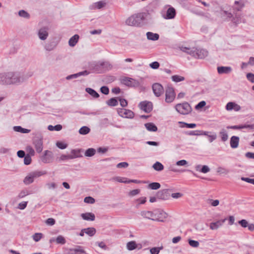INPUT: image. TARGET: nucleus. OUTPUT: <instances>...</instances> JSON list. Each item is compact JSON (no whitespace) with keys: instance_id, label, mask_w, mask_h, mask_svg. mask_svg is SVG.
Here are the masks:
<instances>
[{"instance_id":"12","label":"nucleus","mask_w":254,"mask_h":254,"mask_svg":"<svg viewBox=\"0 0 254 254\" xmlns=\"http://www.w3.org/2000/svg\"><path fill=\"white\" fill-rule=\"evenodd\" d=\"M154 213L155 214H156V216L152 219L153 221L164 222V219L167 217V214L162 210H155Z\"/></svg>"},{"instance_id":"7","label":"nucleus","mask_w":254,"mask_h":254,"mask_svg":"<svg viewBox=\"0 0 254 254\" xmlns=\"http://www.w3.org/2000/svg\"><path fill=\"white\" fill-rule=\"evenodd\" d=\"M175 98L174 89L172 87H168L165 92V102L168 103L172 102Z\"/></svg>"},{"instance_id":"9","label":"nucleus","mask_w":254,"mask_h":254,"mask_svg":"<svg viewBox=\"0 0 254 254\" xmlns=\"http://www.w3.org/2000/svg\"><path fill=\"white\" fill-rule=\"evenodd\" d=\"M138 106L141 110L147 113H149L153 109L152 103L150 101H142L139 103Z\"/></svg>"},{"instance_id":"56","label":"nucleus","mask_w":254,"mask_h":254,"mask_svg":"<svg viewBox=\"0 0 254 254\" xmlns=\"http://www.w3.org/2000/svg\"><path fill=\"white\" fill-rule=\"evenodd\" d=\"M217 172L219 174H227L229 172V171L228 170L224 168H223L222 167H219L217 168Z\"/></svg>"},{"instance_id":"45","label":"nucleus","mask_w":254,"mask_h":254,"mask_svg":"<svg viewBox=\"0 0 254 254\" xmlns=\"http://www.w3.org/2000/svg\"><path fill=\"white\" fill-rule=\"evenodd\" d=\"M163 249L162 246L159 247H153L150 249L151 254H159L160 251Z\"/></svg>"},{"instance_id":"43","label":"nucleus","mask_w":254,"mask_h":254,"mask_svg":"<svg viewBox=\"0 0 254 254\" xmlns=\"http://www.w3.org/2000/svg\"><path fill=\"white\" fill-rule=\"evenodd\" d=\"M171 79L173 81L175 82H179L184 81L185 80V77L178 75H175L171 77Z\"/></svg>"},{"instance_id":"55","label":"nucleus","mask_w":254,"mask_h":254,"mask_svg":"<svg viewBox=\"0 0 254 254\" xmlns=\"http://www.w3.org/2000/svg\"><path fill=\"white\" fill-rule=\"evenodd\" d=\"M235 102H228L225 107L226 110L227 111H231L234 109Z\"/></svg>"},{"instance_id":"51","label":"nucleus","mask_w":254,"mask_h":254,"mask_svg":"<svg viewBox=\"0 0 254 254\" xmlns=\"http://www.w3.org/2000/svg\"><path fill=\"white\" fill-rule=\"evenodd\" d=\"M42 237H43V234L41 233H35L32 236L33 240L35 242L39 241L40 240V239L42 238Z\"/></svg>"},{"instance_id":"32","label":"nucleus","mask_w":254,"mask_h":254,"mask_svg":"<svg viewBox=\"0 0 254 254\" xmlns=\"http://www.w3.org/2000/svg\"><path fill=\"white\" fill-rule=\"evenodd\" d=\"M85 91L94 98H97L99 97V94L92 88L89 87L86 88Z\"/></svg>"},{"instance_id":"4","label":"nucleus","mask_w":254,"mask_h":254,"mask_svg":"<svg viewBox=\"0 0 254 254\" xmlns=\"http://www.w3.org/2000/svg\"><path fill=\"white\" fill-rule=\"evenodd\" d=\"M43 137L40 133H36L33 138V144L38 153H40L43 150Z\"/></svg>"},{"instance_id":"15","label":"nucleus","mask_w":254,"mask_h":254,"mask_svg":"<svg viewBox=\"0 0 254 254\" xmlns=\"http://www.w3.org/2000/svg\"><path fill=\"white\" fill-rule=\"evenodd\" d=\"M53 157V153L51 151L46 150L44 155L41 157V161L44 163H50L52 162Z\"/></svg>"},{"instance_id":"13","label":"nucleus","mask_w":254,"mask_h":254,"mask_svg":"<svg viewBox=\"0 0 254 254\" xmlns=\"http://www.w3.org/2000/svg\"><path fill=\"white\" fill-rule=\"evenodd\" d=\"M194 55L193 57L197 59H204L208 56V52L203 49H198L195 48Z\"/></svg>"},{"instance_id":"60","label":"nucleus","mask_w":254,"mask_h":254,"mask_svg":"<svg viewBox=\"0 0 254 254\" xmlns=\"http://www.w3.org/2000/svg\"><path fill=\"white\" fill-rule=\"evenodd\" d=\"M56 145L59 148L61 149H65L67 146V144L60 141H58L56 143Z\"/></svg>"},{"instance_id":"34","label":"nucleus","mask_w":254,"mask_h":254,"mask_svg":"<svg viewBox=\"0 0 254 254\" xmlns=\"http://www.w3.org/2000/svg\"><path fill=\"white\" fill-rule=\"evenodd\" d=\"M85 233L90 237L93 236L96 233V229L93 227H89L83 229Z\"/></svg>"},{"instance_id":"25","label":"nucleus","mask_w":254,"mask_h":254,"mask_svg":"<svg viewBox=\"0 0 254 254\" xmlns=\"http://www.w3.org/2000/svg\"><path fill=\"white\" fill-rule=\"evenodd\" d=\"M239 137L236 136H233L230 138V146L232 148H236L239 145Z\"/></svg>"},{"instance_id":"19","label":"nucleus","mask_w":254,"mask_h":254,"mask_svg":"<svg viewBox=\"0 0 254 254\" xmlns=\"http://www.w3.org/2000/svg\"><path fill=\"white\" fill-rule=\"evenodd\" d=\"M89 73H90L89 71L85 70H84V71H82L81 72H79L75 73V74L69 75L65 77V79L66 80H71L72 79L76 78L80 76H86V75H88Z\"/></svg>"},{"instance_id":"16","label":"nucleus","mask_w":254,"mask_h":254,"mask_svg":"<svg viewBox=\"0 0 254 254\" xmlns=\"http://www.w3.org/2000/svg\"><path fill=\"white\" fill-rule=\"evenodd\" d=\"M9 72L0 73V84L10 85Z\"/></svg>"},{"instance_id":"17","label":"nucleus","mask_w":254,"mask_h":254,"mask_svg":"<svg viewBox=\"0 0 254 254\" xmlns=\"http://www.w3.org/2000/svg\"><path fill=\"white\" fill-rule=\"evenodd\" d=\"M48 28L44 27L40 28L38 31L39 38L42 40H46L48 36Z\"/></svg>"},{"instance_id":"40","label":"nucleus","mask_w":254,"mask_h":254,"mask_svg":"<svg viewBox=\"0 0 254 254\" xmlns=\"http://www.w3.org/2000/svg\"><path fill=\"white\" fill-rule=\"evenodd\" d=\"M153 169L157 171H161L163 170L164 166L159 162H155L153 165Z\"/></svg>"},{"instance_id":"14","label":"nucleus","mask_w":254,"mask_h":254,"mask_svg":"<svg viewBox=\"0 0 254 254\" xmlns=\"http://www.w3.org/2000/svg\"><path fill=\"white\" fill-rule=\"evenodd\" d=\"M118 114L122 117L132 119L134 117V113L130 110L120 109L118 110Z\"/></svg>"},{"instance_id":"42","label":"nucleus","mask_w":254,"mask_h":254,"mask_svg":"<svg viewBox=\"0 0 254 254\" xmlns=\"http://www.w3.org/2000/svg\"><path fill=\"white\" fill-rule=\"evenodd\" d=\"M48 129L50 131L56 130L60 131L62 129V126L61 125H57L55 126H53L52 125H49L48 127Z\"/></svg>"},{"instance_id":"10","label":"nucleus","mask_w":254,"mask_h":254,"mask_svg":"<svg viewBox=\"0 0 254 254\" xmlns=\"http://www.w3.org/2000/svg\"><path fill=\"white\" fill-rule=\"evenodd\" d=\"M172 191V189H163L160 190L157 193V197L162 200H168L170 196V192Z\"/></svg>"},{"instance_id":"39","label":"nucleus","mask_w":254,"mask_h":254,"mask_svg":"<svg viewBox=\"0 0 254 254\" xmlns=\"http://www.w3.org/2000/svg\"><path fill=\"white\" fill-rule=\"evenodd\" d=\"M96 150L92 148L87 149L85 152V156L87 157H92L95 154Z\"/></svg>"},{"instance_id":"8","label":"nucleus","mask_w":254,"mask_h":254,"mask_svg":"<svg viewBox=\"0 0 254 254\" xmlns=\"http://www.w3.org/2000/svg\"><path fill=\"white\" fill-rule=\"evenodd\" d=\"M121 83L126 86L130 87H138L140 85L138 81L127 77H125L122 78Z\"/></svg>"},{"instance_id":"64","label":"nucleus","mask_w":254,"mask_h":254,"mask_svg":"<svg viewBox=\"0 0 254 254\" xmlns=\"http://www.w3.org/2000/svg\"><path fill=\"white\" fill-rule=\"evenodd\" d=\"M247 78L248 80L252 83H254V74L252 73H248L247 74Z\"/></svg>"},{"instance_id":"27","label":"nucleus","mask_w":254,"mask_h":254,"mask_svg":"<svg viewBox=\"0 0 254 254\" xmlns=\"http://www.w3.org/2000/svg\"><path fill=\"white\" fill-rule=\"evenodd\" d=\"M79 38V36L77 34L72 36L68 41L69 45L72 47L75 46L76 43L78 42Z\"/></svg>"},{"instance_id":"1","label":"nucleus","mask_w":254,"mask_h":254,"mask_svg":"<svg viewBox=\"0 0 254 254\" xmlns=\"http://www.w3.org/2000/svg\"><path fill=\"white\" fill-rule=\"evenodd\" d=\"M146 16V13H137L128 17L126 19L125 23L128 26L140 27L142 26V22L145 20Z\"/></svg>"},{"instance_id":"30","label":"nucleus","mask_w":254,"mask_h":254,"mask_svg":"<svg viewBox=\"0 0 254 254\" xmlns=\"http://www.w3.org/2000/svg\"><path fill=\"white\" fill-rule=\"evenodd\" d=\"M146 36L147 39L152 41L158 40L159 38V34L157 33H153L151 32H148L146 33Z\"/></svg>"},{"instance_id":"23","label":"nucleus","mask_w":254,"mask_h":254,"mask_svg":"<svg viewBox=\"0 0 254 254\" xmlns=\"http://www.w3.org/2000/svg\"><path fill=\"white\" fill-rule=\"evenodd\" d=\"M226 220V219H224L222 220H218L215 222H212V223H210V225H209L210 228L211 230L217 229L218 228H219L220 226H221L223 225V224L225 222Z\"/></svg>"},{"instance_id":"58","label":"nucleus","mask_w":254,"mask_h":254,"mask_svg":"<svg viewBox=\"0 0 254 254\" xmlns=\"http://www.w3.org/2000/svg\"><path fill=\"white\" fill-rule=\"evenodd\" d=\"M100 91L105 95H108L109 93V89L106 86H103L100 88Z\"/></svg>"},{"instance_id":"31","label":"nucleus","mask_w":254,"mask_h":254,"mask_svg":"<svg viewBox=\"0 0 254 254\" xmlns=\"http://www.w3.org/2000/svg\"><path fill=\"white\" fill-rule=\"evenodd\" d=\"M146 128L150 131H156L157 130V126L152 123H146L144 125Z\"/></svg>"},{"instance_id":"3","label":"nucleus","mask_w":254,"mask_h":254,"mask_svg":"<svg viewBox=\"0 0 254 254\" xmlns=\"http://www.w3.org/2000/svg\"><path fill=\"white\" fill-rule=\"evenodd\" d=\"M9 82L11 84L19 85L23 83L21 72H9Z\"/></svg>"},{"instance_id":"53","label":"nucleus","mask_w":254,"mask_h":254,"mask_svg":"<svg viewBox=\"0 0 254 254\" xmlns=\"http://www.w3.org/2000/svg\"><path fill=\"white\" fill-rule=\"evenodd\" d=\"M188 242L189 245L192 247L197 248L199 246V242L197 241L189 239Z\"/></svg>"},{"instance_id":"37","label":"nucleus","mask_w":254,"mask_h":254,"mask_svg":"<svg viewBox=\"0 0 254 254\" xmlns=\"http://www.w3.org/2000/svg\"><path fill=\"white\" fill-rule=\"evenodd\" d=\"M161 187V185L160 183L157 182H153L151 183H150L148 186L147 188L149 189L153 190H156L159 189Z\"/></svg>"},{"instance_id":"20","label":"nucleus","mask_w":254,"mask_h":254,"mask_svg":"<svg viewBox=\"0 0 254 254\" xmlns=\"http://www.w3.org/2000/svg\"><path fill=\"white\" fill-rule=\"evenodd\" d=\"M176 14L175 9L173 7H170L166 11V16L164 17L165 19H171L174 18Z\"/></svg>"},{"instance_id":"33","label":"nucleus","mask_w":254,"mask_h":254,"mask_svg":"<svg viewBox=\"0 0 254 254\" xmlns=\"http://www.w3.org/2000/svg\"><path fill=\"white\" fill-rule=\"evenodd\" d=\"M137 245L134 241H130L127 244V248L128 251H133L137 249Z\"/></svg>"},{"instance_id":"62","label":"nucleus","mask_w":254,"mask_h":254,"mask_svg":"<svg viewBox=\"0 0 254 254\" xmlns=\"http://www.w3.org/2000/svg\"><path fill=\"white\" fill-rule=\"evenodd\" d=\"M106 3L102 1H100L95 3V7L98 9H101L105 6Z\"/></svg>"},{"instance_id":"49","label":"nucleus","mask_w":254,"mask_h":254,"mask_svg":"<svg viewBox=\"0 0 254 254\" xmlns=\"http://www.w3.org/2000/svg\"><path fill=\"white\" fill-rule=\"evenodd\" d=\"M30 194V192L27 190H21L18 194V197L20 198H23L24 196Z\"/></svg>"},{"instance_id":"28","label":"nucleus","mask_w":254,"mask_h":254,"mask_svg":"<svg viewBox=\"0 0 254 254\" xmlns=\"http://www.w3.org/2000/svg\"><path fill=\"white\" fill-rule=\"evenodd\" d=\"M181 50L183 52H185L188 54L190 55L192 57H193V56L194 55V53L195 52V47L190 48L186 47H182L181 48Z\"/></svg>"},{"instance_id":"47","label":"nucleus","mask_w":254,"mask_h":254,"mask_svg":"<svg viewBox=\"0 0 254 254\" xmlns=\"http://www.w3.org/2000/svg\"><path fill=\"white\" fill-rule=\"evenodd\" d=\"M18 15L22 17L25 18H29L30 14L24 10H20L18 12Z\"/></svg>"},{"instance_id":"48","label":"nucleus","mask_w":254,"mask_h":254,"mask_svg":"<svg viewBox=\"0 0 254 254\" xmlns=\"http://www.w3.org/2000/svg\"><path fill=\"white\" fill-rule=\"evenodd\" d=\"M207 203L210 204L213 206H217L219 204V200L218 199L213 200L211 199H208L207 200Z\"/></svg>"},{"instance_id":"57","label":"nucleus","mask_w":254,"mask_h":254,"mask_svg":"<svg viewBox=\"0 0 254 254\" xmlns=\"http://www.w3.org/2000/svg\"><path fill=\"white\" fill-rule=\"evenodd\" d=\"M24 163L25 165H29L31 162V158L29 154H26L24 157Z\"/></svg>"},{"instance_id":"26","label":"nucleus","mask_w":254,"mask_h":254,"mask_svg":"<svg viewBox=\"0 0 254 254\" xmlns=\"http://www.w3.org/2000/svg\"><path fill=\"white\" fill-rule=\"evenodd\" d=\"M81 151H82V149H72V150H71V154H70L71 159L82 157V155H81V154H80V152Z\"/></svg>"},{"instance_id":"6","label":"nucleus","mask_w":254,"mask_h":254,"mask_svg":"<svg viewBox=\"0 0 254 254\" xmlns=\"http://www.w3.org/2000/svg\"><path fill=\"white\" fill-rule=\"evenodd\" d=\"M112 68V64L108 62H99L95 65V69L98 72H104Z\"/></svg>"},{"instance_id":"52","label":"nucleus","mask_w":254,"mask_h":254,"mask_svg":"<svg viewBox=\"0 0 254 254\" xmlns=\"http://www.w3.org/2000/svg\"><path fill=\"white\" fill-rule=\"evenodd\" d=\"M84 201L85 203L89 204H93L95 202V199L91 196H86L84 199Z\"/></svg>"},{"instance_id":"5","label":"nucleus","mask_w":254,"mask_h":254,"mask_svg":"<svg viewBox=\"0 0 254 254\" xmlns=\"http://www.w3.org/2000/svg\"><path fill=\"white\" fill-rule=\"evenodd\" d=\"M46 174V171H35L31 172L24 178L23 183L25 185L30 184L33 182L35 178Z\"/></svg>"},{"instance_id":"22","label":"nucleus","mask_w":254,"mask_h":254,"mask_svg":"<svg viewBox=\"0 0 254 254\" xmlns=\"http://www.w3.org/2000/svg\"><path fill=\"white\" fill-rule=\"evenodd\" d=\"M217 69L218 73L220 74H229L232 70V69L230 66H218Z\"/></svg>"},{"instance_id":"61","label":"nucleus","mask_w":254,"mask_h":254,"mask_svg":"<svg viewBox=\"0 0 254 254\" xmlns=\"http://www.w3.org/2000/svg\"><path fill=\"white\" fill-rule=\"evenodd\" d=\"M118 99L120 102V105L122 107H126L127 106V101L123 98L118 97Z\"/></svg>"},{"instance_id":"35","label":"nucleus","mask_w":254,"mask_h":254,"mask_svg":"<svg viewBox=\"0 0 254 254\" xmlns=\"http://www.w3.org/2000/svg\"><path fill=\"white\" fill-rule=\"evenodd\" d=\"M13 130L15 131L23 133H28L30 131V129L23 128L21 126H14L13 127Z\"/></svg>"},{"instance_id":"46","label":"nucleus","mask_w":254,"mask_h":254,"mask_svg":"<svg viewBox=\"0 0 254 254\" xmlns=\"http://www.w3.org/2000/svg\"><path fill=\"white\" fill-rule=\"evenodd\" d=\"M56 241L57 243L62 245H64L66 243L65 239L63 236L61 235H59L57 237Z\"/></svg>"},{"instance_id":"24","label":"nucleus","mask_w":254,"mask_h":254,"mask_svg":"<svg viewBox=\"0 0 254 254\" xmlns=\"http://www.w3.org/2000/svg\"><path fill=\"white\" fill-rule=\"evenodd\" d=\"M81 217L83 219L87 221H94L95 219V215L91 212L82 213L81 214Z\"/></svg>"},{"instance_id":"41","label":"nucleus","mask_w":254,"mask_h":254,"mask_svg":"<svg viewBox=\"0 0 254 254\" xmlns=\"http://www.w3.org/2000/svg\"><path fill=\"white\" fill-rule=\"evenodd\" d=\"M219 134L221 137V140L223 141H226L228 138V135L227 131L224 129H222L219 132Z\"/></svg>"},{"instance_id":"29","label":"nucleus","mask_w":254,"mask_h":254,"mask_svg":"<svg viewBox=\"0 0 254 254\" xmlns=\"http://www.w3.org/2000/svg\"><path fill=\"white\" fill-rule=\"evenodd\" d=\"M118 97H113L106 101V104L110 107H115L118 105Z\"/></svg>"},{"instance_id":"59","label":"nucleus","mask_w":254,"mask_h":254,"mask_svg":"<svg viewBox=\"0 0 254 254\" xmlns=\"http://www.w3.org/2000/svg\"><path fill=\"white\" fill-rule=\"evenodd\" d=\"M206 105V102L204 101H202L199 102L197 105L195 106V109L196 110H199L203 107H204Z\"/></svg>"},{"instance_id":"63","label":"nucleus","mask_w":254,"mask_h":254,"mask_svg":"<svg viewBox=\"0 0 254 254\" xmlns=\"http://www.w3.org/2000/svg\"><path fill=\"white\" fill-rule=\"evenodd\" d=\"M149 66L152 69H156L159 68L160 64L158 62H153L149 64Z\"/></svg>"},{"instance_id":"11","label":"nucleus","mask_w":254,"mask_h":254,"mask_svg":"<svg viewBox=\"0 0 254 254\" xmlns=\"http://www.w3.org/2000/svg\"><path fill=\"white\" fill-rule=\"evenodd\" d=\"M152 88L154 94L157 97L161 96L164 91L163 86L159 83H155L153 84Z\"/></svg>"},{"instance_id":"54","label":"nucleus","mask_w":254,"mask_h":254,"mask_svg":"<svg viewBox=\"0 0 254 254\" xmlns=\"http://www.w3.org/2000/svg\"><path fill=\"white\" fill-rule=\"evenodd\" d=\"M176 165L179 166H188V162L186 160H181L176 162Z\"/></svg>"},{"instance_id":"50","label":"nucleus","mask_w":254,"mask_h":254,"mask_svg":"<svg viewBox=\"0 0 254 254\" xmlns=\"http://www.w3.org/2000/svg\"><path fill=\"white\" fill-rule=\"evenodd\" d=\"M238 223L244 228H246L248 226L249 222L246 219H242L238 222Z\"/></svg>"},{"instance_id":"36","label":"nucleus","mask_w":254,"mask_h":254,"mask_svg":"<svg viewBox=\"0 0 254 254\" xmlns=\"http://www.w3.org/2000/svg\"><path fill=\"white\" fill-rule=\"evenodd\" d=\"M34 73L32 71H28L25 73L21 72V76L23 78V82L27 80L29 78L33 75Z\"/></svg>"},{"instance_id":"18","label":"nucleus","mask_w":254,"mask_h":254,"mask_svg":"<svg viewBox=\"0 0 254 254\" xmlns=\"http://www.w3.org/2000/svg\"><path fill=\"white\" fill-rule=\"evenodd\" d=\"M58 44V42L55 39H53L49 41L45 46V49L46 51H51L54 50Z\"/></svg>"},{"instance_id":"21","label":"nucleus","mask_w":254,"mask_h":254,"mask_svg":"<svg viewBox=\"0 0 254 254\" xmlns=\"http://www.w3.org/2000/svg\"><path fill=\"white\" fill-rule=\"evenodd\" d=\"M140 215L145 218L151 219L154 218L156 216V214H155L154 211H142L140 212Z\"/></svg>"},{"instance_id":"44","label":"nucleus","mask_w":254,"mask_h":254,"mask_svg":"<svg viewBox=\"0 0 254 254\" xmlns=\"http://www.w3.org/2000/svg\"><path fill=\"white\" fill-rule=\"evenodd\" d=\"M179 124H183V126H181L182 127H186L187 128H193L196 127V125L194 123L188 124L183 122H179Z\"/></svg>"},{"instance_id":"2","label":"nucleus","mask_w":254,"mask_h":254,"mask_svg":"<svg viewBox=\"0 0 254 254\" xmlns=\"http://www.w3.org/2000/svg\"><path fill=\"white\" fill-rule=\"evenodd\" d=\"M176 110L181 114L188 115L192 111V108L188 102L179 103L175 106Z\"/></svg>"},{"instance_id":"38","label":"nucleus","mask_w":254,"mask_h":254,"mask_svg":"<svg viewBox=\"0 0 254 254\" xmlns=\"http://www.w3.org/2000/svg\"><path fill=\"white\" fill-rule=\"evenodd\" d=\"M90 131V129L87 126L82 127L79 130V133L82 135H86Z\"/></svg>"}]
</instances>
